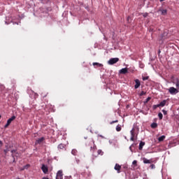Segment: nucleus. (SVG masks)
Segmentation results:
<instances>
[{
    "mask_svg": "<svg viewBox=\"0 0 179 179\" xmlns=\"http://www.w3.org/2000/svg\"><path fill=\"white\" fill-rule=\"evenodd\" d=\"M92 143L94 144V145L92 147H91V149H90V150L92 153V156H94L95 157H97V156H99V155H101V156H102L103 151H101V150H97V147L94 144V141H92ZM96 150H97V155H96V153H94L96 152Z\"/></svg>",
    "mask_w": 179,
    "mask_h": 179,
    "instance_id": "obj_1",
    "label": "nucleus"
},
{
    "mask_svg": "<svg viewBox=\"0 0 179 179\" xmlns=\"http://www.w3.org/2000/svg\"><path fill=\"white\" fill-rule=\"evenodd\" d=\"M118 61H120V59L118 57L111 58L110 59L108 60V64L109 65H114V64H117Z\"/></svg>",
    "mask_w": 179,
    "mask_h": 179,
    "instance_id": "obj_2",
    "label": "nucleus"
},
{
    "mask_svg": "<svg viewBox=\"0 0 179 179\" xmlns=\"http://www.w3.org/2000/svg\"><path fill=\"white\" fill-rule=\"evenodd\" d=\"M16 120V116H12L10 118H9L7 120V123L5 124L4 128H8V127H9V125H10V124L12 123V121Z\"/></svg>",
    "mask_w": 179,
    "mask_h": 179,
    "instance_id": "obj_3",
    "label": "nucleus"
},
{
    "mask_svg": "<svg viewBox=\"0 0 179 179\" xmlns=\"http://www.w3.org/2000/svg\"><path fill=\"white\" fill-rule=\"evenodd\" d=\"M169 92L170 94H177L178 93V90L175 88L174 87H171L169 89Z\"/></svg>",
    "mask_w": 179,
    "mask_h": 179,
    "instance_id": "obj_4",
    "label": "nucleus"
},
{
    "mask_svg": "<svg viewBox=\"0 0 179 179\" xmlns=\"http://www.w3.org/2000/svg\"><path fill=\"white\" fill-rule=\"evenodd\" d=\"M41 170L44 174H47L48 173V166H45V164L42 165Z\"/></svg>",
    "mask_w": 179,
    "mask_h": 179,
    "instance_id": "obj_5",
    "label": "nucleus"
},
{
    "mask_svg": "<svg viewBox=\"0 0 179 179\" xmlns=\"http://www.w3.org/2000/svg\"><path fill=\"white\" fill-rule=\"evenodd\" d=\"M135 82V85H134V89H138V87H141V81L138 79L134 80Z\"/></svg>",
    "mask_w": 179,
    "mask_h": 179,
    "instance_id": "obj_6",
    "label": "nucleus"
},
{
    "mask_svg": "<svg viewBox=\"0 0 179 179\" xmlns=\"http://www.w3.org/2000/svg\"><path fill=\"white\" fill-rule=\"evenodd\" d=\"M63 174H62V171H58L57 176H56V179H63Z\"/></svg>",
    "mask_w": 179,
    "mask_h": 179,
    "instance_id": "obj_7",
    "label": "nucleus"
},
{
    "mask_svg": "<svg viewBox=\"0 0 179 179\" xmlns=\"http://www.w3.org/2000/svg\"><path fill=\"white\" fill-rule=\"evenodd\" d=\"M44 137H41V138H38V140L36 141L35 145H40L44 142Z\"/></svg>",
    "mask_w": 179,
    "mask_h": 179,
    "instance_id": "obj_8",
    "label": "nucleus"
},
{
    "mask_svg": "<svg viewBox=\"0 0 179 179\" xmlns=\"http://www.w3.org/2000/svg\"><path fill=\"white\" fill-rule=\"evenodd\" d=\"M114 169L117 171V173H121V166L118 164L115 165Z\"/></svg>",
    "mask_w": 179,
    "mask_h": 179,
    "instance_id": "obj_9",
    "label": "nucleus"
},
{
    "mask_svg": "<svg viewBox=\"0 0 179 179\" xmlns=\"http://www.w3.org/2000/svg\"><path fill=\"white\" fill-rule=\"evenodd\" d=\"M120 73H122L123 75H125V73H128V69L123 68L121 70H120Z\"/></svg>",
    "mask_w": 179,
    "mask_h": 179,
    "instance_id": "obj_10",
    "label": "nucleus"
},
{
    "mask_svg": "<svg viewBox=\"0 0 179 179\" xmlns=\"http://www.w3.org/2000/svg\"><path fill=\"white\" fill-rule=\"evenodd\" d=\"M92 65L93 66H97L98 68H101V66H103L102 64L97 63V62H94Z\"/></svg>",
    "mask_w": 179,
    "mask_h": 179,
    "instance_id": "obj_11",
    "label": "nucleus"
},
{
    "mask_svg": "<svg viewBox=\"0 0 179 179\" xmlns=\"http://www.w3.org/2000/svg\"><path fill=\"white\" fill-rule=\"evenodd\" d=\"M144 145H145V142H143V141L140 142L139 147H138L139 150H142V149H143Z\"/></svg>",
    "mask_w": 179,
    "mask_h": 179,
    "instance_id": "obj_12",
    "label": "nucleus"
},
{
    "mask_svg": "<svg viewBox=\"0 0 179 179\" xmlns=\"http://www.w3.org/2000/svg\"><path fill=\"white\" fill-rule=\"evenodd\" d=\"M6 149H5V150H3L5 155H6V153H8V152H10V146H9V145H6Z\"/></svg>",
    "mask_w": 179,
    "mask_h": 179,
    "instance_id": "obj_13",
    "label": "nucleus"
},
{
    "mask_svg": "<svg viewBox=\"0 0 179 179\" xmlns=\"http://www.w3.org/2000/svg\"><path fill=\"white\" fill-rule=\"evenodd\" d=\"M166 103H167L166 100H163L162 102L159 103V107H164Z\"/></svg>",
    "mask_w": 179,
    "mask_h": 179,
    "instance_id": "obj_14",
    "label": "nucleus"
},
{
    "mask_svg": "<svg viewBox=\"0 0 179 179\" xmlns=\"http://www.w3.org/2000/svg\"><path fill=\"white\" fill-rule=\"evenodd\" d=\"M143 162L144 164H150V162L149 161V159H146L145 157L143 158Z\"/></svg>",
    "mask_w": 179,
    "mask_h": 179,
    "instance_id": "obj_15",
    "label": "nucleus"
},
{
    "mask_svg": "<svg viewBox=\"0 0 179 179\" xmlns=\"http://www.w3.org/2000/svg\"><path fill=\"white\" fill-rule=\"evenodd\" d=\"M159 12H161V14L163 15H166L167 14V10L159 9Z\"/></svg>",
    "mask_w": 179,
    "mask_h": 179,
    "instance_id": "obj_16",
    "label": "nucleus"
},
{
    "mask_svg": "<svg viewBox=\"0 0 179 179\" xmlns=\"http://www.w3.org/2000/svg\"><path fill=\"white\" fill-rule=\"evenodd\" d=\"M58 149H60L61 150H64V149H65V145H64V144H59V145H58Z\"/></svg>",
    "mask_w": 179,
    "mask_h": 179,
    "instance_id": "obj_17",
    "label": "nucleus"
},
{
    "mask_svg": "<svg viewBox=\"0 0 179 179\" xmlns=\"http://www.w3.org/2000/svg\"><path fill=\"white\" fill-rule=\"evenodd\" d=\"M166 139V136H162L158 138L159 142H163Z\"/></svg>",
    "mask_w": 179,
    "mask_h": 179,
    "instance_id": "obj_18",
    "label": "nucleus"
},
{
    "mask_svg": "<svg viewBox=\"0 0 179 179\" xmlns=\"http://www.w3.org/2000/svg\"><path fill=\"white\" fill-rule=\"evenodd\" d=\"M130 133H131V137H135V128H133V129L130 131Z\"/></svg>",
    "mask_w": 179,
    "mask_h": 179,
    "instance_id": "obj_19",
    "label": "nucleus"
},
{
    "mask_svg": "<svg viewBox=\"0 0 179 179\" xmlns=\"http://www.w3.org/2000/svg\"><path fill=\"white\" fill-rule=\"evenodd\" d=\"M122 128H121V125L120 124H118L117 127H116V131L117 132H120V131H121Z\"/></svg>",
    "mask_w": 179,
    "mask_h": 179,
    "instance_id": "obj_20",
    "label": "nucleus"
},
{
    "mask_svg": "<svg viewBox=\"0 0 179 179\" xmlns=\"http://www.w3.org/2000/svg\"><path fill=\"white\" fill-rule=\"evenodd\" d=\"M151 128H153V129H155V128H157V123H152V124H151Z\"/></svg>",
    "mask_w": 179,
    "mask_h": 179,
    "instance_id": "obj_21",
    "label": "nucleus"
},
{
    "mask_svg": "<svg viewBox=\"0 0 179 179\" xmlns=\"http://www.w3.org/2000/svg\"><path fill=\"white\" fill-rule=\"evenodd\" d=\"M159 107H160L159 103L157 104V105H153V106H152L153 110H156V108H159Z\"/></svg>",
    "mask_w": 179,
    "mask_h": 179,
    "instance_id": "obj_22",
    "label": "nucleus"
},
{
    "mask_svg": "<svg viewBox=\"0 0 179 179\" xmlns=\"http://www.w3.org/2000/svg\"><path fill=\"white\" fill-rule=\"evenodd\" d=\"M158 117L159 120H163V114L162 113H158Z\"/></svg>",
    "mask_w": 179,
    "mask_h": 179,
    "instance_id": "obj_23",
    "label": "nucleus"
},
{
    "mask_svg": "<svg viewBox=\"0 0 179 179\" xmlns=\"http://www.w3.org/2000/svg\"><path fill=\"white\" fill-rule=\"evenodd\" d=\"M71 153H72V155H73L74 156H76V153H77L76 150H73L71 151Z\"/></svg>",
    "mask_w": 179,
    "mask_h": 179,
    "instance_id": "obj_24",
    "label": "nucleus"
},
{
    "mask_svg": "<svg viewBox=\"0 0 179 179\" xmlns=\"http://www.w3.org/2000/svg\"><path fill=\"white\" fill-rule=\"evenodd\" d=\"M29 167H30V164H27L24 166L23 169L22 170H25V169H29Z\"/></svg>",
    "mask_w": 179,
    "mask_h": 179,
    "instance_id": "obj_25",
    "label": "nucleus"
},
{
    "mask_svg": "<svg viewBox=\"0 0 179 179\" xmlns=\"http://www.w3.org/2000/svg\"><path fill=\"white\" fill-rule=\"evenodd\" d=\"M132 164H133L134 166H137V164H138V161H137V160L133 161Z\"/></svg>",
    "mask_w": 179,
    "mask_h": 179,
    "instance_id": "obj_26",
    "label": "nucleus"
},
{
    "mask_svg": "<svg viewBox=\"0 0 179 179\" xmlns=\"http://www.w3.org/2000/svg\"><path fill=\"white\" fill-rule=\"evenodd\" d=\"M145 94H146V92L145 91H142L141 93H140V96H145Z\"/></svg>",
    "mask_w": 179,
    "mask_h": 179,
    "instance_id": "obj_27",
    "label": "nucleus"
},
{
    "mask_svg": "<svg viewBox=\"0 0 179 179\" xmlns=\"http://www.w3.org/2000/svg\"><path fill=\"white\" fill-rule=\"evenodd\" d=\"M150 169H156V166L155 164H151L150 166Z\"/></svg>",
    "mask_w": 179,
    "mask_h": 179,
    "instance_id": "obj_28",
    "label": "nucleus"
},
{
    "mask_svg": "<svg viewBox=\"0 0 179 179\" xmlns=\"http://www.w3.org/2000/svg\"><path fill=\"white\" fill-rule=\"evenodd\" d=\"M149 79V76L143 77V80H148Z\"/></svg>",
    "mask_w": 179,
    "mask_h": 179,
    "instance_id": "obj_29",
    "label": "nucleus"
},
{
    "mask_svg": "<svg viewBox=\"0 0 179 179\" xmlns=\"http://www.w3.org/2000/svg\"><path fill=\"white\" fill-rule=\"evenodd\" d=\"M149 162H150V164H152V163H155V160H153V159H149Z\"/></svg>",
    "mask_w": 179,
    "mask_h": 179,
    "instance_id": "obj_30",
    "label": "nucleus"
},
{
    "mask_svg": "<svg viewBox=\"0 0 179 179\" xmlns=\"http://www.w3.org/2000/svg\"><path fill=\"white\" fill-rule=\"evenodd\" d=\"M176 87H177V90H179V81L176 82Z\"/></svg>",
    "mask_w": 179,
    "mask_h": 179,
    "instance_id": "obj_31",
    "label": "nucleus"
},
{
    "mask_svg": "<svg viewBox=\"0 0 179 179\" xmlns=\"http://www.w3.org/2000/svg\"><path fill=\"white\" fill-rule=\"evenodd\" d=\"M162 113L164 115H167V111L166 110H162Z\"/></svg>",
    "mask_w": 179,
    "mask_h": 179,
    "instance_id": "obj_32",
    "label": "nucleus"
},
{
    "mask_svg": "<svg viewBox=\"0 0 179 179\" xmlns=\"http://www.w3.org/2000/svg\"><path fill=\"white\" fill-rule=\"evenodd\" d=\"M98 136H99V138H101L102 139H106V137H105V136H103V135L99 134Z\"/></svg>",
    "mask_w": 179,
    "mask_h": 179,
    "instance_id": "obj_33",
    "label": "nucleus"
},
{
    "mask_svg": "<svg viewBox=\"0 0 179 179\" xmlns=\"http://www.w3.org/2000/svg\"><path fill=\"white\" fill-rule=\"evenodd\" d=\"M11 153H12V156L13 157V154L16 153V150H11Z\"/></svg>",
    "mask_w": 179,
    "mask_h": 179,
    "instance_id": "obj_34",
    "label": "nucleus"
},
{
    "mask_svg": "<svg viewBox=\"0 0 179 179\" xmlns=\"http://www.w3.org/2000/svg\"><path fill=\"white\" fill-rule=\"evenodd\" d=\"M150 99H152L150 96H148L147 99H146V103H148V101H150Z\"/></svg>",
    "mask_w": 179,
    "mask_h": 179,
    "instance_id": "obj_35",
    "label": "nucleus"
},
{
    "mask_svg": "<svg viewBox=\"0 0 179 179\" xmlns=\"http://www.w3.org/2000/svg\"><path fill=\"white\" fill-rule=\"evenodd\" d=\"M34 97H38V94L34 92Z\"/></svg>",
    "mask_w": 179,
    "mask_h": 179,
    "instance_id": "obj_36",
    "label": "nucleus"
},
{
    "mask_svg": "<svg viewBox=\"0 0 179 179\" xmlns=\"http://www.w3.org/2000/svg\"><path fill=\"white\" fill-rule=\"evenodd\" d=\"M115 122H118V120L113 121V122H110V124H114V123H115Z\"/></svg>",
    "mask_w": 179,
    "mask_h": 179,
    "instance_id": "obj_37",
    "label": "nucleus"
},
{
    "mask_svg": "<svg viewBox=\"0 0 179 179\" xmlns=\"http://www.w3.org/2000/svg\"><path fill=\"white\" fill-rule=\"evenodd\" d=\"M130 141H135V137H131Z\"/></svg>",
    "mask_w": 179,
    "mask_h": 179,
    "instance_id": "obj_38",
    "label": "nucleus"
},
{
    "mask_svg": "<svg viewBox=\"0 0 179 179\" xmlns=\"http://www.w3.org/2000/svg\"><path fill=\"white\" fill-rule=\"evenodd\" d=\"M3 145V143L2 142V141L0 140V146H2Z\"/></svg>",
    "mask_w": 179,
    "mask_h": 179,
    "instance_id": "obj_39",
    "label": "nucleus"
},
{
    "mask_svg": "<svg viewBox=\"0 0 179 179\" xmlns=\"http://www.w3.org/2000/svg\"><path fill=\"white\" fill-rule=\"evenodd\" d=\"M148 17V13L143 14V17Z\"/></svg>",
    "mask_w": 179,
    "mask_h": 179,
    "instance_id": "obj_40",
    "label": "nucleus"
},
{
    "mask_svg": "<svg viewBox=\"0 0 179 179\" xmlns=\"http://www.w3.org/2000/svg\"><path fill=\"white\" fill-rule=\"evenodd\" d=\"M140 68H143V64H141Z\"/></svg>",
    "mask_w": 179,
    "mask_h": 179,
    "instance_id": "obj_41",
    "label": "nucleus"
},
{
    "mask_svg": "<svg viewBox=\"0 0 179 179\" xmlns=\"http://www.w3.org/2000/svg\"><path fill=\"white\" fill-rule=\"evenodd\" d=\"M43 179H50V178L44 177L43 178Z\"/></svg>",
    "mask_w": 179,
    "mask_h": 179,
    "instance_id": "obj_42",
    "label": "nucleus"
},
{
    "mask_svg": "<svg viewBox=\"0 0 179 179\" xmlns=\"http://www.w3.org/2000/svg\"><path fill=\"white\" fill-rule=\"evenodd\" d=\"M159 54H160V52H162V51H160V50H158Z\"/></svg>",
    "mask_w": 179,
    "mask_h": 179,
    "instance_id": "obj_43",
    "label": "nucleus"
},
{
    "mask_svg": "<svg viewBox=\"0 0 179 179\" xmlns=\"http://www.w3.org/2000/svg\"><path fill=\"white\" fill-rule=\"evenodd\" d=\"M129 149H130V150H131V149H132V147H131V146H130V147H129Z\"/></svg>",
    "mask_w": 179,
    "mask_h": 179,
    "instance_id": "obj_44",
    "label": "nucleus"
},
{
    "mask_svg": "<svg viewBox=\"0 0 179 179\" xmlns=\"http://www.w3.org/2000/svg\"><path fill=\"white\" fill-rule=\"evenodd\" d=\"M163 1H164V0H160V2H163Z\"/></svg>",
    "mask_w": 179,
    "mask_h": 179,
    "instance_id": "obj_45",
    "label": "nucleus"
},
{
    "mask_svg": "<svg viewBox=\"0 0 179 179\" xmlns=\"http://www.w3.org/2000/svg\"><path fill=\"white\" fill-rule=\"evenodd\" d=\"M0 118H1V116H0Z\"/></svg>",
    "mask_w": 179,
    "mask_h": 179,
    "instance_id": "obj_46",
    "label": "nucleus"
}]
</instances>
